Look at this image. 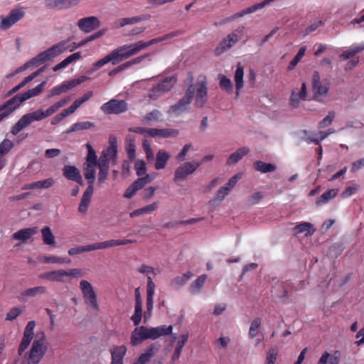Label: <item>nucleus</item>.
Masks as SVG:
<instances>
[{
	"mask_svg": "<svg viewBox=\"0 0 364 364\" xmlns=\"http://www.w3.org/2000/svg\"><path fill=\"white\" fill-rule=\"evenodd\" d=\"M179 33H180L178 31H173L162 36L153 38L146 42L139 41L134 43L126 44L119 46L112 50L109 54L105 55L102 59L94 63L93 67L95 70H97L105 65L108 63H112V65H117L119 63L138 54L139 52L146 49V48L176 37L178 36Z\"/></svg>",
	"mask_w": 364,
	"mask_h": 364,
	"instance_id": "f257e3e1",
	"label": "nucleus"
},
{
	"mask_svg": "<svg viewBox=\"0 0 364 364\" xmlns=\"http://www.w3.org/2000/svg\"><path fill=\"white\" fill-rule=\"evenodd\" d=\"M70 100L68 97L51 105L46 110L37 109L32 112L23 114L18 122L11 127L10 132L13 135H17L21 130L36 121H41L55 113L60 108L65 105Z\"/></svg>",
	"mask_w": 364,
	"mask_h": 364,
	"instance_id": "f03ea898",
	"label": "nucleus"
},
{
	"mask_svg": "<svg viewBox=\"0 0 364 364\" xmlns=\"http://www.w3.org/2000/svg\"><path fill=\"white\" fill-rule=\"evenodd\" d=\"M68 49L69 46L68 45V41H63L48 48L43 52L40 53L36 57L26 63L22 67L18 69L16 73L25 70L32 65L38 66L48 60H50L51 59L55 58Z\"/></svg>",
	"mask_w": 364,
	"mask_h": 364,
	"instance_id": "7ed1b4c3",
	"label": "nucleus"
},
{
	"mask_svg": "<svg viewBox=\"0 0 364 364\" xmlns=\"http://www.w3.org/2000/svg\"><path fill=\"white\" fill-rule=\"evenodd\" d=\"M48 350L44 332L37 333L29 351L27 364H38Z\"/></svg>",
	"mask_w": 364,
	"mask_h": 364,
	"instance_id": "20e7f679",
	"label": "nucleus"
},
{
	"mask_svg": "<svg viewBox=\"0 0 364 364\" xmlns=\"http://www.w3.org/2000/svg\"><path fill=\"white\" fill-rule=\"evenodd\" d=\"M245 27L240 26L230 33L224 38L215 48V54L220 55L228 49L231 48L243 36Z\"/></svg>",
	"mask_w": 364,
	"mask_h": 364,
	"instance_id": "39448f33",
	"label": "nucleus"
},
{
	"mask_svg": "<svg viewBox=\"0 0 364 364\" xmlns=\"http://www.w3.org/2000/svg\"><path fill=\"white\" fill-rule=\"evenodd\" d=\"M176 82L175 77H166L149 91L148 97L152 100H157L169 92Z\"/></svg>",
	"mask_w": 364,
	"mask_h": 364,
	"instance_id": "423d86ee",
	"label": "nucleus"
},
{
	"mask_svg": "<svg viewBox=\"0 0 364 364\" xmlns=\"http://www.w3.org/2000/svg\"><path fill=\"white\" fill-rule=\"evenodd\" d=\"M46 85V82L43 81L36 87L30 89L22 94L15 95L7 101V106L11 105L14 109H16L22 102L33 97H36L40 95L43 92Z\"/></svg>",
	"mask_w": 364,
	"mask_h": 364,
	"instance_id": "0eeeda50",
	"label": "nucleus"
},
{
	"mask_svg": "<svg viewBox=\"0 0 364 364\" xmlns=\"http://www.w3.org/2000/svg\"><path fill=\"white\" fill-rule=\"evenodd\" d=\"M80 289L82 291L85 304L95 311H98L100 307L97 303V294L92 284L87 280H82L80 282Z\"/></svg>",
	"mask_w": 364,
	"mask_h": 364,
	"instance_id": "6e6552de",
	"label": "nucleus"
},
{
	"mask_svg": "<svg viewBox=\"0 0 364 364\" xmlns=\"http://www.w3.org/2000/svg\"><path fill=\"white\" fill-rule=\"evenodd\" d=\"M331 86L330 80L323 78L321 80L319 73L314 71L312 75V90L315 98L326 97Z\"/></svg>",
	"mask_w": 364,
	"mask_h": 364,
	"instance_id": "1a4fd4ad",
	"label": "nucleus"
},
{
	"mask_svg": "<svg viewBox=\"0 0 364 364\" xmlns=\"http://www.w3.org/2000/svg\"><path fill=\"white\" fill-rule=\"evenodd\" d=\"M195 90L194 85H191L186 92L185 96L176 104L171 106L168 112L169 114H175L178 115L185 112L193 98Z\"/></svg>",
	"mask_w": 364,
	"mask_h": 364,
	"instance_id": "9d476101",
	"label": "nucleus"
},
{
	"mask_svg": "<svg viewBox=\"0 0 364 364\" xmlns=\"http://www.w3.org/2000/svg\"><path fill=\"white\" fill-rule=\"evenodd\" d=\"M26 15L23 7H18L12 9L8 16L0 17V29L7 30L15 23L21 20Z\"/></svg>",
	"mask_w": 364,
	"mask_h": 364,
	"instance_id": "9b49d317",
	"label": "nucleus"
},
{
	"mask_svg": "<svg viewBox=\"0 0 364 364\" xmlns=\"http://www.w3.org/2000/svg\"><path fill=\"white\" fill-rule=\"evenodd\" d=\"M128 109V105L124 100L112 99L101 106V110L106 114H119Z\"/></svg>",
	"mask_w": 364,
	"mask_h": 364,
	"instance_id": "f8f14e48",
	"label": "nucleus"
},
{
	"mask_svg": "<svg viewBox=\"0 0 364 364\" xmlns=\"http://www.w3.org/2000/svg\"><path fill=\"white\" fill-rule=\"evenodd\" d=\"M201 162H185L179 166L175 171L173 181H182L187 178L188 176L193 173L200 165Z\"/></svg>",
	"mask_w": 364,
	"mask_h": 364,
	"instance_id": "ddd939ff",
	"label": "nucleus"
},
{
	"mask_svg": "<svg viewBox=\"0 0 364 364\" xmlns=\"http://www.w3.org/2000/svg\"><path fill=\"white\" fill-rule=\"evenodd\" d=\"M84 82L83 77L82 78L74 79L70 81H64L62 84L53 87L48 95V97H52L55 95H60L66 92L69 90L75 87Z\"/></svg>",
	"mask_w": 364,
	"mask_h": 364,
	"instance_id": "4468645a",
	"label": "nucleus"
},
{
	"mask_svg": "<svg viewBox=\"0 0 364 364\" xmlns=\"http://www.w3.org/2000/svg\"><path fill=\"white\" fill-rule=\"evenodd\" d=\"M195 87L196 100L195 104L198 107H202L208 100V88L205 81L198 82Z\"/></svg>",
	"mask_w": 364,
	"mask_h": 364,
	"instance_id": "2eb2a0df",
	"label": "nucleus"
},
{
	"mask_svg": "<svg viewBox=\"0 0 364 364\" xmlns=\"http://www.w3.org/2000/svg\"><path fill=\"white\" fill-rule=\"evenodd\" d=\"M100 26V22L99 19L95 16L82 18H80L77 22V26L79 28L85 33H90L99 28Z\"/></svg>",
	"mask_w": 364,
	"mask_h": 364,
	"instance_id": "dca6fc26",
	"label": "nucleus"
},
{
	"mask_svg": "<svg viewBox=\"0 0 364 364\" xmlns=\"http://www.w3.org/2000/svg\"><path fill=\"white\" fill-rule=\"evenodd\" d=\"M39 278L50 282L62 283H65L68 281V279H67V273L65 272V270L63 269H58L42 273L39 275Z\"/></svg>",
	"mask_w": 364,
	"mask_h": 364,
	"instance_id": "f3484780",
	"label": "nucleus"
},
{
	"mask_svg": "<svg viewBox=\"0 0 364 364\" xmlns=\"http://www.w3.org/2000/svg\"><path fill=\"white\" fill-rule=\"evenodd\" d=\"M63 174L68 180L75 181L81 186L84 184L79 169L74 166H65L63 168Z\"/></svg>",
	"mask_w": 364,
	"mask_h": 364,
	"instance_id": "a211bd4d",
	"label": "nucleus"
},
{
	"mask_svg": "<svg viewBox=\"0 0 364 364\" xmlns=\"http://www.w3.org/2000/svg\"><path fill=\"white\" fill-rule=\"evenodd\" d=\"M147 339H149L148 328L146 326L136 327L132 333L131 343L132 346H137Z\"/></svg>",
	"mask_w": 364,
	"mask_h": 364,
	"instance_id": "6ab92c4d",
	"label": "nucleus"
},
{
	"mask_svg": "<svg viewBox=\"0 0 364 364\" xmlns=\"http://www.w3.org/2000/svg\"><path fill=\"white\" fill-rule=\"evenodd\" d=\"M172 331L173 326L171 325H164L155 328H148V337L149 339L156 340L161 336L171 334Z\"/></svg>",
	"mask_w": 364,
	"mask_h": 364,
	"instance_id": "aec40b11",
	"label": "nucleus"
},
{
	"mask_svg": "<svg viewBox=\"0 0 364 364\" xmlns=\"http://www.w3.org/2000/svg\"><path fill=\"white\" fill-rule=\"evenodd\" d=\"M127 353V348L125 346H114L110 349L112 356L111 364H123L124 358Z\"/></svg>",
	"mask_w": 364,
	"mask_h": 364,
	"instance_id": "412c9836",
	"label": "nucleus"
},
{
	"mask_svg": "<svg viewBox=\"0 0 364 364\" xmlns=\"http://www.w3.org/2000/svg\"><path fill=\"white\" fill-rule=\"evenodd\" d=\"M93 192H94L93 186L91 184H89L82 195V197L81 198V200H80V205L78 207V211L80 213H85L87 211Z\"/></svg>",
	"mask_w": 364,
	"mask_h": 364,
	"instance_id": "4be33fe9",
	"label": "nucleus"
},
{
	"mask_svg": "<svg viewBox=\"0 0 364 364\" xmlns=\"http://www.w3.org/2000/svg\"><path fill=\"white\" fill-rule=\"evenodd\" d=\"M155 284L150 276L147 277V295H146V312L145 315L151 314L154 308V295Z\"/></svg>",
	"mask_w": 364,
	"mask_h": 364,
	"instance_id": "5701e85b",
	"label": "nucleus"
},
{
	"mask_svg": "<svg viewBox=\"0 0 364 364\" xmlns=\"http://www.w3.org/2000/svg\"><path fill=\"white\" fill-rule=\"evenodd\" d=\"M179 132L175 129H156L152 128L150 130V136L159 138L176 137L178 135Z\"/></svg>",
	"mask_w": 364,
	"mask_h": 364,
	"instance_id": "b1692460",
	"label": "nucleus"
},
{
	"mask_svg": "<svg viewBox=\"0 0 364 364\" xmlns=\"http://www.w3.org/2000/svg\"><path fill=\"white\" fill-rule=\"evenodd\" d=\"M101 250L100 242H96L84 246H77L72 247L68 250V254L71 256L81 254L85 252Z\"/></svg>",
	"mask_w": 364,
	"mask_h": 364,
	"instance_id": "393cba45",
	"label": "nucleus"
},
{
	"mask_svg": "<svg viewBox=\"0 0 364 364\" xmlns=\"http://www.w3.org/2000/svg\"><path fill=\"white\" fill-rule=\"evenodd\" d=\"M105 158L106 156H100L98 161L100 169L98 174V181L100 183H102L106 180L109 173V161H108V159H106Z\"/></svg>",
	"mask_w": 364,
	"mask_h": 364,
	"instance_id": "a878e982",
	"label": "nucleus"
},
{
	"mask_svg": "<svg viewBox=\"0 0 364 364\" xmlns=\"http://www.w3.org/2000/svg\"><path fill=\"white\" fill-rule=\"evenodd\" d=\"M37 232L36 228H28L21 229L12 235L13 239L26 241L31 237L32 235Z\"/></svg>",
	"mask_w": 364,
	"mask_h": 364,
	"instance_id": "bb28decb",
	"label": "nucleus"
},
{
	"mask_svg": "<svg viewBox=\"0 0 364 364\" xmlns=\"http://www.w3.org/2000/svg\"><path fill=\"white\" fill-rule=\"evenodd\" d=\"M244 68L241 66L239 63L237 66V69L235 73L234 80L235 82V87H236V95L238 96L240 93L241 89L244 87Z\"/></svg>",
	"mask_w": 364,
	"mask_h": 364,
	"instance_id": "cd10ccee",
	"label": "nucleus"
},
{
	"mask_svg": "<svg viewBox=\"0 0 364 364\" xmlns=\"http://www.w3.org/2000/svg\"><path fill=\"white\" fill-rule=\"evenodd\" d=\"M170 159V154L164 151L159 150L156 154L155 168L156 170H161L166 167L168 161Z\"/></svg>",
	"mask_w": 364,
	"mask_h": 364,
	"instance_id": "c85d7f7f",
	"label": "nucleus"
},
{
	"mask_svg": "<svg viewBox=\"0 0 364 364\" xmlns=\"http://www.w3.org/2000/svg\"><path fill=\"white\" fill-rule=\"evenodd\" d=\"M250 151V149L247 147H242L237 149L235 152L230 154L227 160V164L232 165L237 164L239 161H240L244 156L247 154Z\"/></svg>",
	"mask_w": 364,
	"mask_h": 364,
	"instance_id": "c756f323",
	"label": "nucleus"
},
{
	"mask_svg": "<svg viewBox=\"0 0 364 364\" xmlns=\"http://www.w3.org/2000/svg\"><path fill=\"white\" fill-rule=\"evenodd\" d=\"M338 193V188H332L324 192L319 198H317L316 203L317 205L328 203L331 199L334 198Z\"/></svg>",
	"mask_w": 364,
	"mask_h": 364,
	"instance_id": "7c9ffc66",
	"label": "nucleus"
},
{
	"mask_svg": "<svg viewBox=\"0 0 364 364\" xmlns=\"http://www.w3.org/2000/svg\"><path fill=\"white\" fill-rule=\"evenodd\" d=\"M134 241L129 239L124 240H110L105 242H100V247L102 249H106L111 247L119 246V245H125L128 244L133 243Z\"/></svg>",
	"mask_w": 364,
	"mask_h": 364,
	"instance_id": "2f4dec72",
	"label": "nucleus"
},
{
	"mask_svg": "<svg viewBox=\"0 0 364 364\" xmlns=\"http://www.w3.org/2000/svg\"><path fill=\"white\" fill-rule=\"evenodd\" d=\"M193 274L191 272H187L184 273L182 276H178L175 277L171 281V286L173 288H179L184 285L188 279L191 278Z\"/></svg>",
	"mask_w": 364,
	"mask_h": 364,
	"instance_id": "473e14b6",
	"label": "nucleus"
},
{
	"mask_svg": "<svg viewBox=\"0 0 364 364\" xmlns=\"http://www.w3.org/2000/svg\"><path fill=\"white\" fill-rule=\"evenodd\" d=\"M97 164H84L85 178L88 181V183L93 186L95 179V167Z\"/></svg>",
	"mask_w": 364,
	"mask_h": 364,
	"instance_id": "72a5a7b5",
	"label": "nucleus"
},
{
	"mask_svg": "<svg viewBox=\"0 0 364 364\" xmlns=\"http://www.w3.org/2000/svg\"><path fill=\"white\" fill-rule=\"evenodd\" d=\"M255 168L261 173H265L273 172L276 170L277 167L274 164L270 163H265L262 161H257L255 164Z\"/></svg>",
	"mask_w": 364,
	"mask_h": 364,
	"instance_id": "f704fd0d",
	"label": "nucleus"
},
{
	"mask_svg": "<svg viewBox=\"0 0 364 364\" xmlns=\"http://www.w3.org/2000/svg\"><path fill=\"white\" fill-rule=\"evenodd\" d=\"M95 127V124L90 122H76L71 125V127L66 131L67 133L75 132L81 130H86Z\"/></svg>",
	"mask_w": 364,
	"mask_h": 364,
	"instance_id": "c9c22d12",
	"label": "nucleus"
},
{
	"mask_svg": "<svg viewBox=\"0 0 364 364\" xmlns=\"http://www.w3.org/2000/svg\"><path fill=\"white\" fill-rule=\"evenodd\" d=\"M294 235H298L302 232H305L306 235H312L314 232V230H312V224L310 223H302L301 224H299L296 225L293 229Z\"/></svg>",
	"mask_w": 364,
	"mask_h": 364,
	"instance_id": "e433bc0d",
	"label": "nucleus"
},
{
	"mask_svg": "<svg viewBox=\"0 0 364 364\" xmlns=\"http://www.w3.org/2000/svg\"><path fill=\"white\" fill-rule=\"evenodd\" d=\"M47 292L46 288L43 286H38L26 289L21 293L23 296L33 297L40 294H45Z\"/></svg>",
	"mask_w": 364,
	"mask_h": 364,
	"instance_id": "4c0bfd02",
	"label": "nucleus"
},
{
	"mask_svg": "<svg viewBox=\"0 0 364 364\" xmlns=\"http://www.w3.org/2000/svg\"><path fill=\"white\" fill-rule=\"evenodd\" d=\"M41 233L44 244L48 245H53L55 244V237L48 226L43 228Z\"/></svg>",
	"mask_w": 364,
	"mask_h": 364,
	"instance_id": "58836bf2",
	"label": "nucleus"
},
{
	"mask_svg": "<svg viewBox=\"0 0 364 364\" xmlns=\"http://www.w3.org/2000/svg\"><path fill=\"white\" fill-rule=\"evenodd\" d=\"M45 5L49 9L61 10L68 9L65 0H45Z\"/></svg>",
	"mask_w": 364,
	"mask_h": 364,
	"instance_id": "ea45409f",
	"label": "nucleus"
},
{
	"mask_svg": "<svg viewBox=\"0 0 364 364\" xmlns=\"http://www.w3.org/2000/svg\"><path fill=\"white\" fill-rule=\"evenodd\" d=\"M306 50V48L305 46H302L299 48L298 53L295 55V57L292 59V60L289 63L288 65V70H292L295 68L297 64L300 62L301 58L304 56Z\"/></svg>",
	"mask_w": 364,
	"mask_h": 364,
	"instance_id": "a19ab883",
	"label": "nucleus"
},
{
	"mask_svg": "<svg viewBox=\"0 0 364 364\" xmlns=\"http://www.w3.org/2000/svg\"><path fill=\"white\" fill-rule=\"evenodd\" d=\"M142 318V304H135L134 313L131 317V320L133 321L134 326H138Z\"/></svg>",
	"mask_w": 364,
	"mask_h": 364,
	"instance_id": "79ce46f5",
	"label": "nucleus"
},
{
	"mask_svg": "<svg viewBox=\"0 0 364 364\" xmlns=\"http://www.w3.org/2000/svg\"><path fill=\"white\" fill-rule=\"evenodd\" d=\"M206 279V274H202L201 276L198 277V278L191 284L190 287V291L192 294L198 292L200 288L203 286Z\"/></svg>",
	"mask_w": 364,
	"mask_h": 364,
	"instance_id": "37998d69",
	"label": "nucleus"
},
{
	"mask_svg": "<svg viewBox=\"0 0 364 364\" xmlns=\"http://www.w3.org/2000/svg\"><path fill=\"white\" fill-rule=\"evenodd\" d=\"M363 50L364 45H360L353 47L348 50L343 51V53L341 55V58H342L343 60L349 59Z\"/></svg>",
	"mask_w": 364,
	"mask_h": 364,
	"instance_id": "c03bdc74",
	"label": "nucleus"
},
{
	"mask_svg": "<svg viewBox=\"0 0 364 364\" xmlns=\"http://www.w3.org/2000/svg\"><path fill=\"white\" fill-rule=\"evenodd\" d=\"M156 348L154 344L149 346L145 353H142L139 358L144 363H147L156 354Z\"/></svg>",
	"mask_w": 364,
	"mask_h": 364,
	"instance_id": "a18cd8bd",
	"label": "nucleus"
},
{
	"mask_svg": "<svg viewBox=\"0 0 364 364\" xmlns=\"http://www.w3.org/2000/svg\"><path fill=\"white\" fill-rule=\"evenodd\" d=\"M34 335H23L22 341L18 346V353L19 355H22L24 351L27 349L30 345L31 341L33 338Z\"/></svg>",
	"mask_w": 364,
	"mask_h": 364,
	"instance_id": "49530a36",
	"label": "nucleus"
},
{
	"mask_svg": "<svg viewBox=\"0 0 364 364\" xmlns=\"http://www.w3.org/2000/svg\"><path fill=\"white\" fill-rule=\"evenodd\" d=\"M86 147L87 149L88 153L85 164H97V156L96 155L95 151L93 149L90 143H87Z\"/></svg>",
	"mask_w": 364,
	"mask_h": 364,
	"instance_id": "de8ad7c7",
	"label": "nucleus"
},
{
	"mask_svg": "<svg viewBox=\"0 0 364 364\" xmlns=\"http://www.w3.org/2000/svg\"><path fill=\"white\" fill-rule=\"evenodd\" d=\"M161 116V113L158 109H154L153 111L147 113L141 119V122L144 124L149 123L151 121H158Z\"/></svg>",
	"mask_w": 364,
	"mask_h": 364,
	"instance_id": "09e8293b",
	"label": "nucleus"
},
{
	"mask_svg": "<svg viewBox=\"0 0 364 364\" xmlns=\"http://www.w3.org/2000/svg\"><path fill=\"white\" fill-rule=\"evenodd\" d=\"M218 78L220 80V87L221 89L226 90L227 92H230L232 89V84L231 80L228 78L225 75L220 74L218 75Z\"/></svg>",
	"mask_w": 364,
	"mask_h": 364,
	"instance_id": "8fccbe9b",
	"label": "nucleus"
},
{
	"mask_svg": "<svg viewBox=\"0 0 364 364\" xmlns=\"http://www.w3.org/2000/svg\"><path fill=\"white\" fill-rule=\"evenodd\" d=\"M260 326L261 319L259 318H255V319H253L249 330L250 338H254L257 335V331Z\"/></svg>",
	"mask_w": 364,
	"mask_h": 364,
	"instance_id": "3c124183",
	"label": "nucleus"
},
{
	"mask_svg": "<svg viewBox=\"0 0 364 364\" xmlns=\"http://www.w3.org/2000/svg\"><path fill=\"white\" fill-rule=\"evenodd\" d=\"M15 109L11 105L7 106V101L0 105V122L5 117L9 116Z\"/></svg>",
	"mask_w": 364,
	"mask_h": 364,
	"instance_id": "603ef678",
	"label": "nucleus"
},
{
	"mask_svg": "<svg viewBox=\"0 0 364 364\" xmlns=\"http://www.w3.org/2000/svg\"><path fill=\"white\" fill-rule=\"evenodd\" d=\"M43 262L44 263L64 264V263H69L70 262V260L69 259L59 257H56V256H48V257H43Z\"/></svg>",
	"mask_w": 364,
	"mask_h": 364,
	"instance_id": "864d4df0",
	"label": "nucleus"
},
{
	"mask_svg": "<svg viewBox=\"0 0 364 364\" xmlns=\"http://www.w3.org/2000/svg\"><path fill=\"white\" fill-rule=\"evenodd\" d=\"M117 149L114 145H109L107 149L102 152L101 156H106V159L110 162L111 159H114L117 156Z\"/></svg>",
	"mask_w": 364,
	"mask_h": 364,
	"instance_id": "5fc2aeb1",
	"label": "nucleus"
},
{
	"mask_svg": "<svg viewBox=\"0 0 364 364\" xmlns=\"http://www.w3.org/2000/svg\"><path fill=\"white\" fill-rule=\"evenodd\" d=\"M360 186L358 184H353V186H350L346 188V189L342 192L341 196L343 198H348L357 193L359 190Z\"/></svg>",
	"mask_w": 364,
	"mask_h": 364,
	"instance_id": "6e6d98bb",
	"label": "nucleus"
},
{
	"mask_svg": "<svg viewBox=\"0 0 364 364\" xmlns=\"http://www.w3.org/2000/svg\"><path fill=\"white\" fill-rule=\"evenodd\" d=\"M278 356V350L276 348L269 349L264 364H274Z\"/></svg>",
	"mask_w": 364,
	"mask_h": 364,
	"instance_id": "4d7b16f0",
	"label": "nucleus"
},
{
	"mask_svg": "<svg viewBox=\"0 0 364 364\" xmlns=\"http://www.w3.org/2000/svg\"><path fill=\"white\" fill-rule=\"evenodd\" d=\"M335 117V112L331 111L328 112V115L324 117L318 124V128L323 129L326 127L327 126L331 124L333 120Z\"/></svg>",
	"mask_w": 364,
	"mask_h": 364,
	"instance_id": "13d9d810",
	"label": "nucleus"
},
{
	"mask_svg": "<svg viewBox=\"0 0 364 364\" xmlns=\"http://www.w3.org/2000/svg\"><path fill=\"white\" fill-rule=\"evenodd\" d=\"M134 168L136 170V175L141 176L146 173V163L144 162V161L139 159L135 162Z\"/></svg>",
	"mask_w": 364,
	"mask_h": 364,
	"instance_id": "bf43d9fd",
	"label": "nucleus"
},
{
	"mask_svg": "<svg viewBox=\"0 0 364 364\" xmlns=\"http://www.w3.org/2000/svg\"><path fill=\"white\" fill-rule=\"evenodd\" d=\"M319 139L316 137H308L306 139V141L309 144L310 143H314L315 144H320V142L325 139L328 135L329 133H327L326 132L320 131L318 132Z\"/></svg>",
	"mask_w": 364,
	"mask_h": 364,
	"instance_id": "052dcab7",
	"label": "nucleus"
},
{
	"mask_svg": "<svg viewBox=\"0 0 364 364\" xmlns=\"http://www.w3.org/2000/svg\"><path fill=\"white\" fill-rule=\"evenodd\" d=\"M55 183V181L53 178H49L43 181H36L37 188H49L52 187Z\"/></svg>",
	"mask_w": 364,
	"mask_h": 364,
	"instance_id": "680f3d73",
	"label": "nucleus"
},
{
	"mask_svg": "<svg viewBox=\"0 0 364 364\" xmlns=\"http://www.w3.org/2000/svg\"><path fill=\"white\" fill-rule=\"evenodd\" d=\"M22 310L18 307L12 308L9 313L6 315V321H13L16 318L21 314Z\"/></svg>",
	"mask_w": 364,
	"mask_h": 364,
	"instance_id": "e2e57ef3",
	"label": "nucleus"
},
{
	"mask_svg": "<svg viewBox=\"0 0 364 364\" xmlns=\"http://www.w3.org/2000/svg\"><path fill=\"white\" fill-rule=\"evenodd\" d=\"M13 147L14 143L9 139L3 140V141L0 144V151L3 152V155L8 153Z\"/></svg>",
	"mask_w": 364,
	"mask_h": 364,
	"instance_id": "0e129e2a",
	"label": "nucleus"
},
{
	"mask_svg": "<svg viewBox=\"0 0 364 364\" xmlns=\"http://www.w3.org/2000/svg\"><path fill=\"white\" fill-rule=\"evenodd\" d=\"M230 191V188L226 186L221 187L216 193V199L220 201L223 200Z\"/></svg>",
	"mask_w": 364,
	"mask_h": 364,
	"instance_id": "69168bd1",
	"label": "nucleus"
},
{
	"mask_svg": "<svg viewBox=\"0 0 364 364\" xmlns=\"http://www.w3.org/2000/svg\"><path fill=\"white\" fill-rule=\"evenodd\" d=\"M152 128H145L141 127H131L129 129V132L141 134V135H148L150 136V130Z\"/></svg>",
	"mask_w": 364,
	"mask_h": 364,
	"instance_id": "338daca9",
	"label": "nucleus"
},
{
	"mask_svg": "<svg viewBox=\"0 0 364 364\" xmlns=\"http://www.w3.org/2000/svg\"><path fill=\"white\" fill-rule=\"evenodd\" d=\"M139 272L144 274H156L158 271H156V269L150 266H148L146 264H142L139 267L138 269Z\"/></svg>",
	"mask_w": 364,
	"mask_h": 364,
	"instance_id": "774afa93",
	"label": "nucleus"
}]
</instances>
